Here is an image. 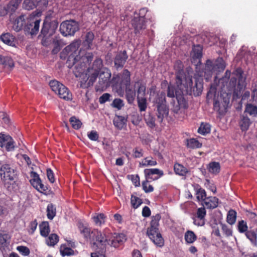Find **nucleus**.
Instances as JSON below:
<instances>
[{
    "label": "nucleus",
    "instance_id": "nucleus-1",
    "mask_svg": "<svg viewBox=\"0 0 257 257\" xmlns=\"http://www.w3.org/2000/svg\"><path fill=\"white\" fill-rule=\"evenodd\" d=\"M73 74L79 78L80 87L87 88L93 85L99 76L98 83L101 89L106 88L110 82L111 72L100 65H71Z\"/></svg>",
    "mask_w": 257,
    "mask_h": 257
},
{
    "label": "nucleus",
    "instance_id": "nucleus-2",
    "mask_svg": "<svg viewBox=\"0 0 257 257\" xmlns=\"http://www.w3.org/2000/svg\"><path fill=\"white\" fill-rule=\"evenodd\" d=\"M177 69L176 84L180 92L175 90L173 85H169L168 86L167 96L171 98L176 96L178 100V103L180 104V100L182 97V94H183L184 92L188 93L189 91H195L196 88V90L198 91L197 95H199L201 93L202 85L201 83L198 84L196 82L195 85L193 86L192 80L193 71H190L189 68L187 69V72L181 69L179 65H178Z\"/></svg>",
    "mask_w": 257,
    "mask_h": 257
},
{
    "label": "nucleus",
    "instance_id": "nucleus-3",
    "mask_svg": "<svg viewBox=\"0 0 257 257\" xmlns=\"http://www.w3.org/2000/svg\"><path fill=\"white\" fill-rule=\"evenodd\" d=\"M58 26L57 20L52 19L51 15L46 16L39 35V38L41 39V44L43 46L48 47L52 44V36L56 33Z\"/></svg>",
    "mask_w": 257,
    "mask_h": 257
},
{
    "label": "nucleus",
    "instance_id": "nucleus-4",
    "mask_svg": "<svg viewBox=\"0 0 257 257\" xmlns=\"http://www.w3.org/2000/svg\"><path fill=\"white\" fill-rule=\"evenodd\" d=\"M111 82L117 94L122 97L124 95L123 88L131 85V73L125 69L113 76Z\"/></svg>",
    "mask_w": 257,
    "mask_h": 257
},
{
    "label": "nucleus",
    "instance_id": "nucleus-5",
    "mask_svg": "<svg viewBox=\"0 0 257 257\" xmlns=\"http://www.w3.org/2000/svg\"><path fill=\"white\" fill-rule=\"evenodd\" d=\"M160 219L161 216L159 214H157L152 217L151 226L147 230V234L156 245L162 247L164 245V239L158 228Z\"/></svg>",
    "mask_w": 257,
    "mask_h": 257
},
{
    "label": "nucleus",
    "instance_id": "nucleus-6",
    "mask_svg": "<svg viewBox=\"0 0 257 257\" xmlns=\"http://www.w3.org/2000/svg\"><path fill=\"white\" fill-rule=\"evenodd\" d=\"M81 41L80 39H75L69 45L67 46L61 52L60 58L62 59L67 58V63H71L73 61L78 54V49L80 46Z\"/></svg>",
    "mask_w": 257,
    "mask_h": 257
},
{
    "label": "nucleus",
    "instance_id": "nucleus-7",
    "mask_svg": "<svg viewBox=\"0 0 257 257\" xmlns=\"http://www.w3.org/2000/svg\"><path fill=\"white\" fill-rule=\"evenodd\" d=\"M146 181L142 183L143 189L146 193L152 192L153 187L148 184L149 180H156L164 175L163 171L157 168L146 169L144 170Z\"/></svg>",
    "mask_w": 257,
    "mask_h": 257
},
{
    "label": "nucleus",
    "instance_id": "nucleus-8",
    "mask_svg": "<svg viewBox=\"0 0 257 257\" xmlns=\"http://www.w3.org/2000/svg\"><path fill=\"white\" fill-rule=\"evenodd\" d=\"M157 106L156 115L159 122H162L164 118L167 116L169 109L166 104L165 93L162 92L159 94L155 100Z\"/></svg>",
    "mask_w": 257,
    "mask_h": 257
},
{
    "label": "nucleus",
    "instance_id": "nucleus-9",
    "mask_svg": "<svg viewBox=\"0 0 257 257\" xmlns=\"http://www.w3.org/2000/svg\"><path fill=\"white\" fill-rule=\"evenodd\" d=\"M59 30L64 36H74L79 30V24L74 20H66L61 23Z\"/></svg>",
    "mask_w": 257,
    "mask_h": 257
},
{
    "label": "nucleus",
    "instance_id": "nucleus-10",
    "mask_svg": "<svg viewBox=\"0 0 257 257\" xmlns=\"http://www.w3.org/2000/svg\"><path fill=\"white\" fill-rule=\"evenodd\" d=\"M254 54H252L247 47H242L238 51L234 59V62L239 64H249L255 63Z\"/></svg>",
    "mask_w": 257,
    "mask_h": 257
},
{
    "label": "nucleus",
    "instance_id": "nucleus-11",
    "mask_svg": "<svg viewBox=\"0 0 257 257\" xmlns=\"http://www.w3.org/2000/svg\"><path fill=\"white\" fill-rule=\"evenodd\" d=\"M108 235L105 233H102L97 229H93L91 231V241L93 245H96L97 247L101 249H105L107 244H109L108 241Z\"/></svg>",
    "mask_w": 257,
    "mask_h": 257
},
{
    "label": "nucleus",
    "instance_id": "nucleus-12",
    "mask_svg": "<svg viewBox=\"0 0 257 257\" xmlns=\"http://www.w3.org/2000/svg\"><path fill=\"white\" fill-rule=\"evenodd\" d=\"M93 59V54L92 52H88L83 48H81L77 56L73 58L72 64L79 63V64H91Z\"/></svg>",
    "mask_w": 257,
    "mask_h": 257
},
{
    "label": "nucleus",
    "instance_id": "nucleus-13",
    "mask_svg": "<svg viewBox=\"0 0 257 257\" xmlns=\"http://www.w3.org/2000/svg\"><path fill=\"white\" fill-rule=\"evenodd\" d=\"M0 176L4 181H13L16 177L15 170L8 164L2 165L0 168Z\"/></svg>",
    "mask_w": 257,
    "mask_h": 257
},
{
    "label": "nucleus",
    "instance_id": "nucleus-14",
    "mask_svg": "<svg viewBox=\"0 0 257 257\" xmlns=\"http://www.w3.org/2000/svg\"><path fill=\"white\" fill-rule=\"evenodd\" d=\"M203 47L200 45H193L190 53L191 63L194 64H202L201 58L202 57Z\"/></svg>",
    "mask_w": 257,
    "mask_h": 257
},
{
    "label": "nucleus",
    "instance_id": "nucleus-15",
    "mask_svg": "<svg viewBox=\"0 0 257 257\" xmlns=\"http://www.w3.org/2000/svg\"><path fill=\"white\" fill-rule=\"evenodd\" d=\"M235 73L236 77L235 78L232 77L230 80V84L232 87H234L236 83L237 78H238V81L237 88L240 90H242L245 86V78L242 76V71L240 68H238L235 70Z\"/></svg>",
    "mask_w": 257,
    "mask_h": 257
},
{
    "label": "nucleus",
    "instance_id": "nucleus-16",
    "mask_svg": "<svg viewBox=\"0 0 257 257\" xmlns=\"http://www.w3.org/2000/svg\"><path fill=\"white\" fill-rule=\"evenodd\" d=\"M109 245L114 247H117L122 244L126 239L125 235L123 233H116L108 235Z\"/></svg>",
    "mask_w": 257,
    "mask_h": 257
},
{
    "label": "nucleus",
    "instance_id": "nucleus-17",
    "mask_svg": "<svg viewBox=\"0 0 257 257\" xmlns=\"http://www.w3.org/2000/svg\"><path fill=\"white\" fill-rule=\"evenodd\" d=\"M40 19H36L34 21L28 22L24 27V31L31 35H36L39 30Z\"/></svg>",
    "mask_w": 257,
    "mask_h": 257
},
{
    "label": "nucleus",
    "instance_id": "nucleus-18",
    "mask_svg": "<svg viewBox=\"0 0 257 257\" xmlns=\"http://www.w3.org/2000/svg\"><path fill=\"white\" fill-rule=\"evenodd\" d=\"M15 142L9 135L0 134V147H5L7 151H12L15 148Z\"/></svg>",
    "mask_w": 257,
    "mask_h": 257
},
{
    "label": "nucleus",
    "instance_id": "nucleus-19",
    "mask_svg": "<svg viewBox=\"0 0 257 257\" xmlns=\"http://www.w3.org/2000/svg\"><path fill=\"white\" fill-rule=\"evenodd\" d=\"M146 23L145 18H138L135 17L132 20V25L136 35L141 34L142 31L146 28Z\"/></svg>",
    "mask_w": 257,
    "mask_h": 257
},
{
    "label": "nucleus",
    "instance_id": "nucleus-20",
    "mask_svg": "<svg viewBox=\"0 0 257 257\" xmlns=\"http://www.w3.org/2000/svg\"><path fill=\"white\" fill-rule=\"evenodd\" d=\"M27 16L26 15L22 14L16 18L13 23V29L17 32H20L23 29L26 24Z\"/></svg>",
    "mask_w": 257,
    "mask_h": 257
},
{
    "label": "nucleus",
    "instance_id": "nucleus-21",
    "mask_svg": "<svg viewBox=\"0 0 257 257\" xmlns=\"http://www.w3.org/2000/svg\"><path fill=\"white\" fill-rule=\"evenodd\" d=\"M228 103L229 100H225L220 102L218 100L214 99L213 103L214 109L218 112L219 114H223L226 111Z\"/></svg>",
    "mask_w": 257,
    "mask_h": 257
},
{
    "label": "nucleus",
    "instance_id": "nucleus-22",
    "mask_svg": "<svg viewBox=\"0 0 257 257\" xmlns=\"http://www.w3.org/2000/svg\"><path fill=\"white\" fill-rule=\"evenodd\" d=\"M0 40L5 44L14 47L16 46V37L10 33H3L0 36Z\"/></svg>",
    "mask_w": 257,
    "mask_h": 257
},
{
    "label": "nucleus",
    "instance_id": "nucleus-23",
    "mask_svg": "<svg viewBox=\"0 0 257 257\" xmlns=\"http://www.w3.org/2000/svg\"><path fill=\"white\" fill-rule=\"evenodd\" d=\"M77 226L80 233L83 235L85 238L90 239L91 238V231L86 223L84 224L81 222H79Z\"/></svg>",
    "mask_w": 257,
    "mask_h": 257
},
{
    "label": "nucleus",
    "instance_id": "nucleus-24",
    "mask_svg": "<svg viewBox=\"0 0 257 257\" xmlns=\"http://www.w3.org/2000/svg\"><path fill=\"white\" fill-rule=\"evenodd\" d=\"M125 90V98L129 104L133 103L136 95L135 89H133L131 85L123 88Z\"/></svg>",
    "mask_w": 257,
    "mask_h": 257
},
{
    "label": "nucleus",
    "instance_id": "nucleus-25",
    "mask_svg": "<svg viewBox=\"0 0 257 257\" xmlns=\"http://www.w3.org/2000/svg\"><path fill=\"white\" fill-rule=\"evenodd\" d=\"M127 59L128 55L126 51H118L115 55L114 64H124Z\"/></svg>",
    "mask_w": 257,
    "mask_h": 257
},
{
    "label": "nucleus",
    "instance_id": "nucleus-26",
    "mask_svg": "<svg viewBox=\"0 0 257 257\" xmlns=\"http://www.w3.org/2000/svg\"><path fill=\"white\" fill-rule=\"evenodd\" d=\"M57 94L61 98L66 100H70L72 99L71 93L63 84L60 85V88H59Z\"/></svg>",
    "mask_w": 257,
    "mask_h": 257
},
{
    "label": "nucleus",
    "instance_id": "nucleus-27",
    "mask_svg": "<svg viewBox=\"0 0 257 257\" xmlns=\"http://www.w3.org/2000/svg\"><path fill=\"white\" fill-rule=\"evenodd\" d=\"M203 205L208 209H214L217 207L218 199L215 197H207L203 201Z\"/></svg>",
    "mask_w": 257,
    "mask_h": 257
},
{
    "label": "nucleus",
    "instance_id": "nucleus-28",
    "mask_svg": "<svg viewBox=\"0 0 257 257\" xmlns=\"http://www.w3.org/2000/svg\"><path fill=\"white\" fill-rule=\"evenodd\" d=\"M94 38V35L92 32L89 31L86 33L83 42V46L85 47L86 49H91Z\"/></svg>",
    "mask_w": 257,
    "mask_h": 257
},
{
    "label": "nucleus",
    "instance_id": "nucleus-29",
    "mask_svg": "<svg viewBox=\"0 0 257 257\" xmlns=\"http://www.w3.org/2000/svg\"><path fill=\"white\" fill-rule=\"evenodd\" d=\"M21 3L15 0H11L6 7L8 14H12L18 9Z\"/></svg>",
    "mask_w": 257,
    "mask_h": 257
},
{
    "label": "nucleus",
    "instance_id": "nucleus-30",
    "mask_svg": "<svg viewBox=\"0 0 257 257\" xmlns=\"http://www.w3.org/2000/svg\"><path fill=\"white\" fill-rule=\"evenodd\" d=\"M126 119L123 116L116 115L113 119V124L118 129H121L125 124Z\"/></svg>",
    "mask_w": 257,
    "mask_h": 257
},
{
    "label": "nucleus",
    "instance_id": "nucleus-31",
    "mask_svg": "<svg viewBox=\"0 0 257 257\" xmlns=\"http://www.w3.org/2000/svg\"><path fill=\"white\" fill-rule=\"evenodd\" d=\"M174 170L175 173L180 176H185L188 172L187 168L182 164L176 163L174 165Z\"/></svg>",
    "mask_w": 257,
    "mask_h": 257
},
{
    "label": "nucleus",
    "instance_id": "nucleus-32",
    "mask_svg": "<svg viewBox=\"0 0 257 257\" xmlns=\"http://www.w3.org/2000/svg\"><path fill=\"white\" fill-rule=\"evenodd\" d=\"M60 251L62 256H70L76 254L77 252L66 245H62Z\"/></svg>",
    "mask_w": 257,
    "mask_h": 257
},
{
    "label": "nucleus",
    "instance_id": "nucleus-33",
    "mask_svg": "<svg viewBox=\"0 0 257 257\" xmlns=\"http://www.w3.org/2000/svg\"><path fill=\"white\" fill-rule=\"evenodd\" d=\"M251 123L250 119L247 116L244 115L241 116L239 124L241 130L242 131H246L248 129Z\"/></svg>",
    "mask_w": 257,
    "mask_h": 257
},
{
    "label": "nucleus",
    "instance_id": "nucleus-34",
    "mask_svg": "<svg viewBox=\"0 0 257 257\" xmlns=\"http://www.w3.org/2000/svg\"><path fill=\"white\" fill-rule=\"evenodd\" d=\"M207 169L209 173L217 174L220 171V166L219 163L212 162L208 164Z\"/></svg>",
    "mask_w": 257,
    "mask_h": 257
},
{
    "label": "nucleus",
    "instance_id": "nucleus-35",
    "mask_svg": "<svg viewBox=\"0 0 257 257\" xmlns=\"http://www.w3.org/2000/svg\"><path fill=\"white\" fill-rule=\"evenodd\" d=\"M196 198L198 201H204L207 198L206 192L204 189L201 188L199 185H196L195 188Z\"/></svg>",
    "mask_w": 257,
    "mask_h": 257
},
{
    "label": "nucleus",
    "instance_id": "nucleus-36",
    "mask_svg": "<svg viewBox=\"0 0 257 257\" xmlns=\"http://www.w3.org/2000/svg\"><path fill=\"white\" fill-rule=\"evenodd\" d=\"M37 0H24L23 3V8L26 10H32L37 7Z\"/></svg>",
    "mask_w": 257,
    "mask_h": 257
},
{
    "label": "nucleus",
    "instance_id": "nucleus-37",
    "mask_svg": "<svg viewBox=\"0 0 257 257\" xmlns=\"http://www.w3.org/2000/svg\"><path fill=\"white\" fill-rule=\"evenodd\" d=\"M245 236L253 245H257V234L254 230H248L245 232Z\"/></svg>",
    "mask_w": 257,
    "mask_h": 257
},
{
    "label": "nucleus",
    "instance_id": "nucleus-38",
    "mask_svg": "<svg viewBox=\"0 0 257 257\" xmlns=\"http://www.w3.org/2000/svg\"><path fill=\"white\" fill-rule=\"evenodd\" d=\"M157 161L151 157H146L140 163V167L154 166L157 165Z\"/></svg>",
    "mask_w": 257,
    "mask_h": 257
},
{
    "label": "nucleus",
    "instance_id": "nucleus-39",
    "mask_svg": "<svg viewBox=\"0 0 257 257\" xmlns=\"http://www.w3.org/2000/svg\"><path fill=\"white\" fill-rule=\"evenodd\" d=\"M135 85L138 86L137 90V98L145 97L146 95V86L141 83L139 81L135 82Z\"/></svg>",
    "mask_w": 257,
    "mask_h": 257
},
{
    "label": "nucleus",
    "instance_id": "nucleus-40",
    "mask_svg": "<svg viewBox=\"0 0 257 257\" xmlns=\"http://www.w3.org/2000/svg\"><path fill=\"white\" fill-rule=\"evenodd\" d=\"M244 112L252 116L257 115V106L252 104H247L245 106Z\"/></svg>",
    "mask_w": 257,
    "mask_h": 257
},
{
    "label": "nucleus",
    "instance_id": "nucleus-41",
    "mask_svg": "<svg viewBox=\"0 0 257 257\" xmlns=\"http://www.w3.org/2000/svg\"><path fill=\"white\" fill-rule=\"evenodd\" d=\"M236 212L234 210H230L227 215L226 221L230 225L235 223L236 219Z\"/></svg>",
    "mask_w": 257,
    "mask_h": 257
},
{
    "label": "nucleus",
    "instance_id": "nucleus-42",
    "mask_svg": "<svg viewBox=\"0 0 257 257\" xmlns=\"http://www.w3.org/2000/svg\"><path fill=\"white\" fill-rule=\"evenodd\" d=\"M40 233L43 236H47L49 232L50 228L48 222H43L40 225Z\"/></svg>",
    "mask_w": 257,
    "mask_h": 257
},
{
    "label": "nucleus",
    "instance_id": "nucleus-43",
    "mask_svg": "<svg viewBox=\"0 0 257 257\" xmlns=\"http://www.w3.org/2000/svg\"><path fill=\"white\" fill-rule=\"evenodd\" d=\"M56 215V207L52 204H49L47 207V216L48 219L52 220Z\"/></svg>",
    "mask_w": 257,
    "mask_h": 257
},
{
    "label": "nucleus",
    "instance_id": "nucleus-44",
    "mask_svg": "<svg viewBox=\"0 0 257 257\" xmlns=\"http://www.w3.org/2000/svg\"><path fill=\"white\" fill-rule=\"evenodd\" d=\"M59 240V237L56 234H51L48 238L46 239V243L49 246L55 245Z\"/></svg>",
    "mask_w": 257,
    "mask_h": 257
},
{
    "label": "nucleus",
    "instance_id": "nucleus-45",
    "mask_svg": "<svg viewBox=\"0 0 257 257\" xmlns=\"http://www.w3.org/2000/svg\"><path fill=\"white\" fill-rule=\"evenodd\" d=\"M197 239L195 233L192 231H187L185 234V239L187 243H192Z\"/></svg>",
    "mask_w": 257,
    "mask_h": 257
},
{
    "label": "nucleus",
    "instance_id": "nucleus-46",
    "mask_svg": "<svg viewBox=\"0 0 257 257\" xmlns=\"http://www.w3.org/2000/svg\"><path fill=\"white\" fill-rule=\"evenodd\" d=\"M144 119L150 127L153 128L155 126V119L151 113H149L145 115Z\"/></svg>",
    "mask_w": 257,
    "mask_h": 257
},
{
    "label": "nucleus",
    "instance_id": "nucleus-47",
    "mask_svg": "<svg viewBox=\"0 0 257 257\" xmlns=\"http://www.w3.org/2000/svg\"><path fill=\"white\" fill-rule=\"evenodd\" d=\"M132 206L136 209L138 208L142 203V199L134 194L132 195L131 199Z\"/></svg>",
    "mask_w": 257,
    "mask_h": 257
},
{
    "label": "nucleus",
    "instance_id": "nucleus-48",
    "mask_svg": "<svg viewBox=\"0 0 257 257\" xmlns=\"http://www.w3.org/2000/svg\"><path fill=\"white\" fill-rule=\"evenodd\" d=\"M198 132L201 135H205L210 132V125L208 123H202L198 128Z\"/></svg>",
    "mask_w": 257,
    "mask_h": 257
},
{
    "label": "nucleus",
    "instance_id": "nucleus-49",
    "mask_svg": "<svg viewBox=\"0 0 257 257\" xmlns=\"http://www.w3.org/2000/svg\"><path fill=\"white\" fill-rule=\"evenodd\" d=\"M187 147L191 149H195L200 148L202 144L200 143L198 140L195 139H191L187 141Z\"/></svg>",
    "mask_w": 257,
    "mask_h": 257
},
{
    "label": "nucleus",
    "instance_id": "nucleus-50",
    "mask_svg": "<svg viewBox=\"0 0 257 257\" xmlns=\"http://www.w3.org/2000/svg\"><path fill=\"white\" fill-rule=\"evenodd\" d=\"M54 47L52 50V53L57 54L61 50V41L57 39H53L52 41Z\"/></svg>",
    "mask_w": 257,
    "mask_h": 257
},
{
    "label": "nucleus",
    "instance_id": "nucleus-51",
    "mask_svg": "<svg viewBox=\"0 0 257 257\" xmlns=\"http://www.w3.org/2000/svg\"><path fill=\"white\" fill-rule=\"evenodd\" d=\"M62 84H63L56 80H51L49 82V85L51 89L56 94H57L59 88H60V85Z\"/></svg>",
    "mask_w": 257,
    "mask_h": 257
},
{
    "label": "nucleus",
    "instance_id": "nucleus-52",
    "mask_svg": "<svg viewBox=\"0 0 257 257\" xmlns=\"http://www.w3.org/2000/svg\"><path fill=\"white\" fill-rule=\"evenodd\" d=\"M138 104L141 111H145L147 108V100L145 97L137 98Z\"/></svg>",
    "mask_w": 257,
    "mask_h": 257
},
{
    "label": "nucleus",
    "instance_id": "nucleus-53",
    "mask_svg": "<svg viewBox=\"0 0 257 257\" xmlns=\"http://www.w3.org/2000/svg\"><path fill=\"white\" fill-rule=\"evenodd\" d=\"M48 5V0H37V7H38L40 11V12L38 13V14H40L41 15L42 11H44L47 8Z\"/></svg>",
    "mask_w": 257,
    "mask_h": 257
},
{
    "label": "nucleus",
    "instance_id": "nucleus-54",
    "mask_svg": "<svg viewBox=\"0 0 257 257\" xmlns=\"http://www.w3.org/2000/svg\"><path fill=\"white\" fill-rule=\"evenodd\" d=\"M69 121L73 128H74L75 130H78L80 128L82 125V123L80 121V120L77 119L75 116H72L70 117Z\"/></svg>",
    "mask_w": 257,
    "mask_h": 257
},
{
    "label": "nucleus",
    "instance_id": "nucleus-55",
    "mask_svg": "<svg viewBox=\"0 0 257 257\" xmlns=\"http://www.w3.org/2000/svg\"><path fill=\"white\" fill-rule=\"evenodd\" d=\"M237 228L240 233H245L248 231V226L246 222L243 220L239 221L237 224Z\"/></svg>",
    "mask_w": 257,
    "mask_h": 257
},
{
    "label": "nucleus",
    "instance_id": "nucleus-56",
    "mask_svg": "<svg viewBox=\"0 0 257 257\" xmlns=\"http://www.w3.org/2000/svg\"><path fill=\"white\" fill-rule=\"evenodd\" d=\"M220 226L223 232L226 236L228 237L232 236V230L231 227H229L227 225L223 223H220Z\"/></svg>",
    "mask_w": 257,
    "mask_h": 257
},
{
    "label": "nucleus",
    "instance_id": "nucleus-57",
    "mask_svg": "<svg viewBox=\"0 0 257 257\" xmlns=\"http://www.w3.org/2000/svg\"><path fill=\"white\" fill-rule=\"evenodd\" d=\"M94 222L96 224L100 225L105 221V216L103 214L100 213L93 217Z\"/></svg>",
    "mask_w": 257,
    "mask_h": 257
},
{
    "label": "nucleus",
    "instance_id": "nucleus-58",
    "mask_svg": "<svg viewBox=\"0 0 257 257\" xmlns=\"http://www.w3.org/2000/svg\"><path fill=\"white\" fill-rule=\"evenodd\" d=\"M0 64H14V62L11 57L0 55Z\"/></svg>",
    "mask_w": 257,
    "mask_h": 257
},
{
    "label": "nucleus",
    "instance_id": "nucleus-59",
    "mask_svg": "<svg viewBox=\"0 0 257 257\" xmlns=\"http://www.w3.org/2000/svg\"><path fill=\"white\" fill-rule=\"evenodd\" d=\"M112 106L118 109H120L124 106L123 101L119 98L114 99L112 102Z\"/></svg>",
    "mask_w": 257,
    "mask_h": 257
},
{
    "label": "nucleus",
    "instance_id": "nucleus-60",
    "mask_svg": "<svg viewBox=\"0 0 257 257\" xmlns=\"http://www.w3.org/2000/svg\"><path fill=\"white\" fill-rule=\"evenodd\" d=\"M205 64H224V61L222 57H218L214 61L208 59Z\"/></svg>",
    "mask_w": 257,
    "mask_h": 257
},
{
    "label": "nucleus",
    "instance_id": "nucleus-61",
    "mask_svg": "<svg viewBox=\"0 0 257 257\" xmlns=\"http://www.w3.org/2000/svg\"><path fill=\"white\" fill-rule=\"evenodd\" d=\"M206 212L205 208L203 207H200L199 208L196 212V216L200 219H204V217L206 215Z\"/></svg>",
    "mask_w": 257,
    "mask_h": 257
},
{
    "label": "nucleus",
    "instance_id": "nucleus-62",
    "mask_svg": "<svg viewBox=\"0 0 257 257\" xmlns=\"http://www.w3.org/2000/svg\"><path fill=\"white\" fill-rule=\"evenodd\" d=\"M133 157L135 158H140L143 156V150L140 148H136L133 150Z\"/></svg>",
    "mask_w": 257,
    "mask_h": 257
},
{
    "label": "nucleus",
    "instance_id": "nucleus-63",
    "mask_svg": "<svg viewBox=\"0 0 257 257\" xmlns=\"http://www.w3.org/2000/svg\"><path fill=\"white\" fill-rule=\"evenodd\" d=\"M17 248L19 252L23 255H28L30 253V250L26 246H19Z\"/></svg>",
    "mask_w": 257,
    "mask_h": 257
},
{
    "label": "nucleus",
    "instance_id": "nucleus-64",
    "mask_svg": "<svg viewBox=\"0 0 257 257\" xmlns=\"http://www.w3.org/2000/svg\"><path fill=\"white\" fill-rule=\"evenodd\" d=\"M105 249H100L98 251H96L91 253V257H106L104 255Z\"/></svg>",
    "mask_w": 257,
    "mask_h": 257
}]
</instances>
